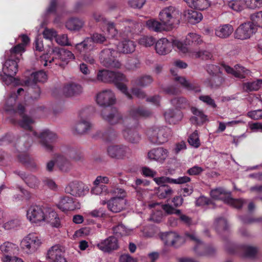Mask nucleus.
<instances>
[{
    "mask_svg": "<svg viewBox=\"0 0 262 262\" xmlns=\"http://www.w3.org/2000/svg\"><path fill=\"white\" fill-rule=\"evenodd\" d=\"M24 92L23 89L19 88L16 93H12L6 100L4 107L6 112L11 115L10 117V121L11 123L18 124L21 127L30 131L29 134L22 136L19 139V144L24 146V148H21V149L22 150L29 149L32 145L33 139H38L41 147L46 151L51 152L53 149L52 143L57 138L56 134L49 129H43L39 134L33 130V125L35 123L34 119L25 114L24 105L19 104L17 106L15 105L16 98Z\"/></svg>",
    "mask_w": 262,
    "mask_h": 262,
    "instance_id": "obj_1",
    "label": "nucleus"
},
{
    "mask_svg": "<svg viewBox=\"0 0 262 262\" xmlns=\"http://www.w3.org/2000/svg\"><path fill=\"white\" fill-rule=\"evenodd\" d=\"M124 28L121 29L119 36L124 39L117 45L118 52L128 54L135 51V42L126 38H134L136 35L141 33L143 25L139 22L125 19L123 21Z\"/></svg>",
    "mask_w": 262,
    "mask_h": 262,
    "instance_id": "obj_2",
    "label": "nucleus"
},
{
    "mask_svg": "<svg viewBox=\"0 0 262 262\" xmlns=\"http://www.w3.org/2000/svg\"><path fill=\"white\" fill-rule=\"evenodd\" d=\"M27 217L32 224L36 225L46 223L53 227L59 228L60 226V219L57 213L40 206H31L27 212Z\"/></svg>",
    "mask_w": 262,
    "mask_h": 262,
    "instance_id": "obj_3",
    "label": "nucleus"
},
{
    "mask_svg": "<svg viewBox=\"0 0 262 262\" xmlns=\"http://www.w3.org/2000/svg\"><path fill=\"white\" fill-rule=\"evenodd\" d=\"M97 78L98 81L104 83H113L128 99L132 98V95L128 91L126 85L124 83L127 81V79L123 73L120 72L102 69L98 71Z\"/></svg>",
    "mask_w": 262,
    "mask_h": 262,
    "instance_id": "obj_4",
    "label": "nucleus"
},
{
    "mask_svg": "<svg viewBox=\"0 0 262 262\" xmlns=\"http://www.w3.org/2000/svg\"><path fill=\"white\" fill-rule=\"evenodd\" d=\"M23 50L21 45H16L10 50L6 51L5 58L6 61L3 65L4 74L9 75H15L18 71V62L21 55V51Z\"/></svg>",
    "mask_w": 262,
    "mask_h": 262,
    "instance_id": "obj_5",
    "label": "nucleus"
},
{
    "mask_svg": "<svg viewBox=\"0 0 262 262\" xmlns=\"http://www.w3.org/2000/svg\"><path fill=\"white\" fill-rule=\"evenodd\" d=\"M51 55L52 57H48V55L40 57L41 62L43 66L46 67L49 65L52 68L53 64L61 66V64L58 62L59 60L67 61L75 58L74 54L70 51L57 47L52 48Z\"/></svg>",
    "mask_w": 262,
    "mask_h": 262,
    "instance_id": "obj_6",
    "label": "nucleus"
},
{
    "mask_svg": "<svg viewBox=\"0 0 262 262\" xmlns=\"http://www.w3.org/2000/svg\"><path fill=\"white\" fill-rule=\"evenodd\" d=\"M158 18L169 31L180 24L181 13L176 7L169 6L163 8L160 10Z\"/></svg>",
    "mask_w": 262,
    "mask_h": 262,
    "instance_id": "obj_7",
    "label": "nucleus"
},
{
    "mask_svg": "<svg viewBox=\"0 0 262 262\" xmlns=\"http://www.w3.org/2000/svg\"><path fill=\"white\" fill-rule=\"evenodd\" d=\"M146 135L151 143L162 144L168 141L172 132L166 126H154L147 130Z\"/></svg>",
    "mask_w": 262,
    "mask_h": 262,
    "instance_id": "obj_8",
    "label": "nucleus"
},
{
    "mask_svg": "<svg viewBox=\"0 0 262 262\" xmlns=\"http://www.w3.org/2000/svg\"><path fill=\"white\" fill-rule=\"evenodd\" d=\"M173 47H176L179 51L185 53L188 51L186 45L178 40L169 41L166 38H162L155 42V50L159 55H164L170 53Z\"/></svg>",
    "mask_w": 262,
    "mask_h": 262,
    "instance_id": "obj_9",
    "label": "nucleus"
},
{
    "mask_svg": "<svg viewBox=\"0 0 262 262\" xmlns=\"http://www.w3.org/2000/svg\"><path fill=\"white\" fill-rule=\"evenodd\" d=\"M106 40V37L103 34L95 33L90 37L85 38L82 42L77 43L76 51L80 52H91L95 48V43H102Z\"/></svg>",
    "mask_w": 262,
    "mask_h": 262,
    "instance_id": "obj_10",
    "label": "nucleus"
},
{
    "mask_svg": "<svg viewBox=\"0 0 262 262\" xmlns=\"http://www.w3.org/2000/svg\"><path fill=\"white\" fill-rule=\"evenodd\" d=\"M118 55V52L113 49H104L100 53V62L105 67L119 69L121 64L117 58Z\"/></svg>",
    "mask_w": 262,
    "mask_h": 262,
    "instance_id": "obj_11",
    "label": "nucleus"
},
{
    "mask_svg": "<svg viewBox=\"0 0 262 262\" xmlns=\"http://www.w3.org/2000/svg\"><path fill=\"white\" fill-rule=\"evenodd\" d=\"M107 155L112 159L123 160L129 159L132 150L128 146L123 144H114L107 148Z\"/></svg>",
    "mask_w": 262,
    "mask_h": 262,
    "instance_id": "obj_12",
    "label": "nucleus"
},
{
    "mask_svg": "<svg viewBox=\"0 0 262 262\" xmlns=\"http://www.w3.org/2000/svg\"><path fill=\"white\" fill-rule=\"evenodd\" d=\"M185 235L195 243L196 245L193 250L197 255L211 256L215 253V249L211 246L207 245L201 242L197 237L195 233H186Z\"/></svg>",
    "mask_w": 262,
    "mask_h": 262,
    "instance_id": "obj_13",
    "label": "nucleus"
},
{
    "mask_svg": "<svg viewBox=\"0 0 262 262\" xmlns=\"http://www.w3.org/2000/svg\"><path fill=\"white\" fill-rule=\"evenodd\" d=\"M40 239L35 233H30L21 241L20 247L27 254L35 252L41 245Z\"/></svg>",
    "mask_w": 262,
    "mask_h": 262,
    "instance_id": "obj_14",
    "label": "nucleus"
},
{
    "mask_svg": "<svg viewBox=\"0 0 262 262\" xmlns=\"http://www.w3.org/2000/svg\"><path fill=\"white\" fill-rule=\"evenodd\" d=\"M96 101L100 106L108 107L116 103V96L111 89L103 90L97 94Z\"/></svg>",
    "mask_w": 262,
    "mask_h": 262,
    "instance_id": "obj_15",
    "label": "nucleus"
},
{
    "mask_svg": "<svg viewBox=\"0 0 262 262\" xmlns=\"http://www.w3.org/2000/svg\"><path fill=\"white\" fill-rule=\"evenodd\" d=\"M160 237L165 245L177 248L185 243L183 237L176 232H167L161 234Z\"/></svg>",
    "mask_w": 262,
    "mask_h": 262,
    "instance_id": "obj_16",
    "label": "nucleus"
},
{
    "mask_svg": "<svg viewBox=\"0 0 262 262\" xmlns=\"http://www.w3.org/2000/svg\"><path fill=\"white\" fill-rule=\"evenodd\" d=\"M256 31V28L252 21L242 24L235 31V38L241 40L249 38Z\"/></svg>",
    "mask_w": 262,
    "mask_h": 262,
    "instance_id": "obj_17",
    "label": "nucleus"
},
{
    "mask_svg": "<svg viewBox=\"0 0 262 262\" xmlns=\"http://www.w3.org/2000/svg\"><path fill=\"white\" fill-rule=\"evenodd\" d=\"M89 188L80 182L74 181L70 183L65 188V191L73 196H81L84 195L89 191Z\"/></svg>",
    "mask_w": 262,
    "mask_h": 262,
    "instance_id": "obj_18",
    "label": "nucleus"
},
{
    "mask_svg": "<svg viewBox=\"0 0 262 262\" xmlns=\"http://www.w3.org/2000/svg\"><path fill=\"white\" fill-rule=\"evenodd\" d=\"M46 259L49 262H67L64 251L59 245H54L48 250Z\"/></svg>",
    "mask_w": 262,
    "mask_h": 262,
    "instance_id": "obj_19",
    "label": "nucleus"
},
{
    "mask_svg": "<svg viewBox=\"0 0 262 262\" xmlns=\"http://www.w3.org/2000/svg\"><path fill=\"white\" fill-rule=\"evenodd\" d=\"M57 207L62 211H73L80 208L79 203L73 198L66 196L60 197Z\"/></svg>",
    "mask_w": 262,
    "mask_h": 262,
    "instance_id": "obj_20",
    "label": "nucleus"
},
{
    "mask_svg": "<svg viewBox=\"0 0 262 262\" xmlns=\"http://www.w3.org/2000/svg\"><path fill=\"white\" fill-rule=\"evenodd\" d=\"M170 72L171 74L174 76V80L178 82L187 91H193L195 93L201 91L200 86L198 83L194 82H190L184 77L178 76L177 72L173 69H170Z\"/></svg>",
    "mask_w": 262,
    "mask_h": 262,
    "instance_id": "obj_21",
    "label": "nucleus"
},
{
    "mask_svg": "<svg viewBox=\"0 0 262 262\" xmlns=\"http://www.w3.org/2000/svg\"><path fill=\"white\" fill-rule=\"evenodd\" d=\"M168 150L162 147L154 148L150 150L147 154L148 158L160 163H163L168 157Z\"/></svg>",
    "mask_w": 262,
    "mask_h": 262,
    "instance_id": "obj_22",
    "label": "nucleus"
},
{
    "mask_svg": "<svg viewBox=\"0 0 262 262\" xmlns=\"http://www.w3.org/2000/svg\"><path fill=\"white\" fill-rule=\"evenodd\" d=\"M62 92L66 97L73 98L79 96L83 92L82 86L76 82H71L64 85Z\"/></svg>",
    "mask_w": 262,
    "mask_h": 262,
    "instance_id": "obj_23",
    "label": "nucleus"
},
{
    "mask_svg": "<svg viewBox=\"0 0 262 262\" xmlns=\"http://www.w3.org/2000/svg\"><path fill=\"white\" fill-rule=\"evenodd\" d=\"M92 127V124L87 118L83 117L82 112L79 114V118L75 123L73 130L75 133L79 135L86 134Z\"/></svg>",
    "mask_w": 262,
    "mask_h": 262,
    "instance_id": "obj_24",
    "label": "nucleus"
},
{
    "mask_svg": "<svg viewBox=\"0 0 262 262\" xmlns=\"http://www.w3.org/2000/svg\"><path fill=\"white\" fill-rule=\"evenodd\" d=\"M97 247L103 252L109 253L118 248V239L116 237L111 236L97 244Z\"/></svg>",
    "mask_w": 262,
    "mask_h": 262,
    "instance_id": "obj_25",
    "label": "nucleus"
},
{
    "mask_svg": "<svg viewBox=\"0 0 262 262\" xmlns=\"http://www.w3.org/2000/svg\"><path fill=\"white\" fill-rule=\"evenodd\" d=\"M14 173L19 176L29 187L36 189L39 186L40 181L36 176L20 170H15Z\"/></svg>",
    "mask_w": 262,
    "mask_h": 262,
    "instance_id": "obj_26",
    "label": "nucleus"
},
{
    "mask_svg": "<svg viewBox=\"0 0 262 262\" xmlns=\"http://www.w3.org/2000/svg\"><path fill=\"white\" fill-rule=\"evenodd\" d=\"M126 203V200L122 196H115L108 201L107 208L113 212H119L125 208Z\"/></svg>",
    "mask_w": 262,
    "mask_h": 262,
    "instance_id": "obj_27",
    "label": "nucleus"
},
{
    "mask_svg": "<svg viewBox=\"0 0 262 262\" xmlns=\"http://www.w3.org/2000/svg\"><path fill=\"white\" fill-rule=\"evenodd\" d=\"M47 75L42 70L32 73L30 77L23 80V85L33 86L37 82H43L46 81Z\"/></svg>",
    "mask_w": 262,
    "mask_h": 262,
    "instance_id": "obj_28",
    "label": "nucleus"
},
{
    "mask_svg": "<svg viewBox=\"0 0 262 262\" xmlns=\"http://www.w3.org/2000/svg\"><path fill=\"white\" fill-rule=\"evenodd\" d=\"M0 250L3 255V261L8 257L10 258L12 255L16 254L18 251V246L11 242H6L0 246Z\"/></svg>",
    "mask_w": 262,
    "mask_h": 262,
    "instance_id": "obj_29",
    "label": "nucleus"
},
{
    "mask_svg": "<svg viewBox=\"0 0 262 262\" xmlns=\"http://www.w3.org/2000/svg\"><path fill=\"white\" fill-rule=\"evenodd\" d=\"M66 152L56 156L55 163L60 170L68 172L71 169L72 164Z\"/></svg>",
    "mask_w": 262,
    "mask_h": 262,
    "instance_id": "obj_30",
    "label": "nucleus"
},
{
    "mask_svg": "<svg viewBox=\"0 0 262 262\" xmlns=\"http://www.w3.org/2000/svg\"><path fill=\"white\" fill-rule=\"evenodd\" d=\"M124 139L132 143H138L141 140V136L136 130L135 127L127 126L122 131Z\"/></svg>",
    "mask_w": 262,
    "mask_h": 262,
    "instance_id": "obj_31",
    "label": "nucleus"
},
{
    "mask_svg": "<svg viewBox=\"0 0 262 262\" xmlns=\"http://www.w3.org/2000/svg\"><path fill=\"white\" fill-rule=\"evenodd\" d=\"M223 69L228 73L233 75L234 77L239 78H244L250 71L245 68L236 64L234 68H232L227 65L223 66Z\"/></svg>",
    "mask_w": 262,
    "mask_h": 262,
    "instance_id": "obj_32",
    "label": "nucleus"
},
{
    "mask_svg": "<svg viewBox=\"0 0 262 262\" xmlns=\"http://www.w3.org/2000/svg\"><path fill=\"white\" fill-rule=\"evenodd\" d=\"M101 116L103 119L111 124L119 123L123 119L122 115L116 108L112 109L108 113H106L105 111H102Z\"/></svg>",
    "mask_w": 262,
    "mask_h": 262,
    "instance_id": "obj_33",
    "label": "nucleus"
},
{
    "mask_svg": "<svg viewBox=\"0 0 262 262\" xmlns=\"http://www.w3.org/2000/svg\"><path fill=\"white\" fill-rule=\"evenodd\" d=\"M207 73L212 76V80H215L216 83H211L210 85L212 87H218L223 82V79L222 77L216 76V74L220 72V68L219 66L214 64H207L205 67Z\"/></svg>",
    "mask_w": 262,
    "mask_h": 262,
    "instance_id": "obj_34",
    "label": "nucleus"
},
{
    "mask_svg": "<svg viewBox=\"0 0 262 262\" xmlns=\"http://www.w3.org/2000/svg\"><path fill=\"white\" fill-rule=\"evenodd\" d=\"M183 117L182 112L179 110H168L164 113L166 121L170 124H176L181 121Z\"/></svg>",
    "mask_w": 262,
    "mask_h": 262,
    "instance_id": "obj_35",
    "label": "nucleus"
},
{
    "mask_svg": "<svg viewBox=\"0 0 262 262\" xmlns=\"http://www.w3.org/2000/svg\"><path fill=\"white\" fill-rule=\"evenodd\" d=\"M147 28L150 31L156 32H161L163 31H169L164 24L160 20L152 18L146 22Z\"/></svg>",
    "mask_w": 262,
    "mask_h": 262,
    "instance_id": "obj_36",
    "label": "nucleus"
},
{
    "mask_svg": "<svg viewBox=\"0 0 262 262\" xmlns=\"http://www.w3.org/2000/svg\"><path fill=\"white\" fill-rule=\"evenodd\" d=\"M233 30L232 25L224 24L219 26L215 29V34L220 38H225L229 37L232 33Z\"/></svg>",
    "mask_w": 262,
    "mask_h": 262,
    "instance_id": "obj_37",
    "label": "nucleus"
},
{
    "mask_svg": "<svg viewBox=\"0 0 262 262\" xmlns=\"http://www.w3.org/2000/svg\"><path fill=\"white\" fill-rule=\"evenodd\" d=\"M149 184V182L147 180H143L140 179L136 180L135 185H134L133 187L136 190L138 200H141L146 193L145 189L142 187L148 186Z\"/></svg>",
    "mask_w": 262,
    "mask_h": 262,
    "instance_id": "obj_38",
    "label": "nucleus"
},
{
    "mask_svg": "<svg viewBox=\"0 0 262 262\" xmlns=\"http://www.w3.org/2000/svg\"><path fill=\"white\" fill-rule=\"evenodd\" d=\"M191 112L194 116L190 118V121L193 124H202L207 119V116L204 113L196 107H192L191 108Z\"/></svg>",
    "mask_w": 262,
    "mask_h": 262,
    "instance_id": "obj_39",
    "label": "nucleus"
},
{
    "mask_svg": "<svg viewBox=\"0 0 262 262\" xmlns=\"http://www.w3.org/2000/svg\"><path fill=\"white\" fill-rule=\"evenodd\" d=\"M188 6L195 9L204 10L208 8L210 3L208 0H184Z\"/></svg>",
    "mask_w": 262,
    "mask_h": 262,
    "instance_id": "obj_40",
    "label": "nucleus"
},
{
    "mask_svg": "<svg viewBox=\"0 0 262 262\" xmlns=\"http://www.w3.org/2000/svg\"><path fill=\"white\" fill-rule=\"evenodd\" d=\"M84 21L78 18H72L68 20L66 24V28L71 31H79L83 26Z\"/></svg>",
    "mask_w": 262,
    "mask_h": 262,
    "instance_id": "obj_41",
    "label": "nucleus"
},
{
    "mask_svg": "<svg viewBox=\"0 0 262 262\" xmlns=\"http://www.w3.org/2000/svg\"><path fill=\"white\" fill-rule=\"evenodd\" d=\"M188 21L192 24L199 23L203 18L202 14L195 10H188L186 14Z\"/></svg>",
    "mask_w": 262,
    "mask_h": 262,
    "instance_id": "obj_42",
    "label": "nucleus"
},
{
    "mask_svg": "<svg viewBox=\"0 0 262 262\" xmlns=\"http://www.w3.org/2000/svg\"><path fill=\"white\" fill-rule=\"evenodd\" d=\"M189 55L194 58H201L203 60H208L211 59L212 55L211 53L207 51L200 50L187 51Z\"/></svg>",
    "mask_w": 262,
    "mask_h": 262,
    "instance_id": "obj_43",
    "label": "nucleus"
},
{
    "mask_svg": "<svg viewBox=\"0 0 262 262\" xmlns=\"http://www.w3.org/2000/svg\"><path fill=\"white\" fill-rule=\"evenodd\" d=\"M262 87V79H257L256 81L246 82L243 84V90L246 92L256 91Z\"/></svg>",
    "mask_w": 262,
    "mask_h": 262,
    "instance_id": "obj_44",
    "label": "nucleus"
},
{
    "mask_svg": "<svg viewBox=\"0 0 262 262\" xmlns=\"http://www.w3.org/2000/svg\"><path fill=\"white\" fill-rule=\"evenodd\" d=\"M99 137L107 142H112L117 137V134L115 130L112 128H109L104 132H99L98 133Z\"/></svg>",
    "mask_w": 262,
    "mask_h": 262,
    "instance_id": "obj_45",
    "label": "nucleus"
},
{
    "mask_svg": "<svg viewBox=\"0 0 262 262\" xmlns=\"http://www.w3.org/2000/svg\"><path fill=\"white\" fill-rule=\"evenodd\" d=\"M151 114V113L150 111L143 107L133 108L130 111V116L134 118L147 117L150 116Z\"/></svg>",
    "mask_w": 262,
    "mask_h": 262,
    "instance_id": "obj_46",
    "label": "nucleus"
},
{
    "mask_svg": "<svg viewBox=\"0 0 262 262\" xmlns=\"http://www.w3.org/2000/svg\"><path fill=\"white\" fill-rule=\"evenodd\" d=\"M14 75H9L7 74H4L3 75L0 74L1 79L0 80L6 85H9V84H13L14 85H17L19 84L23 85V80L20 82V80L13 77Z\"/></svg>",
    "mask_w": 262,
    "mask_h": 262,
    "instance_id": "obj_47",
    "label": "nucleus"
},
{
    "mask_svg": "<svg viewBox=\"0 0 262 262\" xmlns=\"http://www.w3.org/2000/svg\"><path fill=\"white\" fill-rule=\"evenodd\" d=\"M19 160L23 163L28 165V167L32 171H36L38 169L37 165L32 161L31 158L27 154L18 155Z\"/></svg>",
    "mask_w": 262,
    "mask_h": 262,
    "instance_id": "obj_48",
    "label": "nucleus"
},
{
    "mask_svg": "<svg viewBox=\"0 0 262 262\" xmlns=\"http://www.w3.org/2000/svg\"><path fill=\"white\" fill-rule=\"evenodd\" d=\"M228 6L231 9L235 11H241L246 7H247V1L232 0L229 2Z\"/></svg>",
    "mask_w": 262,
    "mask_h": 262,
    "instance_id": "obj_49",
    "label": "nucleus"
},
{
    "mask_svg": "<svg viewBox=\"0 0 262 262\" xmlns=\"http://www.w3.org/2000/svg\"><path fill=\"white\" fill-rule=\"evenodd\" d=\"M173 191L169 186H159L157 191L158 196L161 199L170 197Z\"/></svg>",
    "mask_w": 262,
    "mask_h": 262,
    "instance_id": "obj_50",
    "label": "nucleus"
},
{
    "mask_svg": "<svg viewBox=\"0 0 262 262\" xmlns=\"http://www.w3.org/2000/svg\"><path fill=\"white\" fill-rule=\"evenodd\" d=\"M56 1L51 0L49 7L47 8V9L42 15L43 22L41 24L42 26L47 24V17L50 14L55 13V11L56 10Z\"/></svg>",
    "mask_w": 262,
    "mask_h": 262,
    "instance_id": "obj_51",
    "label": "nucleus"
},
{
    "mask_svg": "<svg viewBox=\"0 0 262 262\" xmlns=\"http://www.w3.org/2000/svg\"><path fill=\"white\" fill-rule=\"evenodd\" d=\"M156 39L150 35H143L138 40L139 44L145 47H150L154 45Z\"/></svg>",
    "mask_w": 262,
    "mask_h": 262,
    "instance_id": "obj_52",
    "label": "nucleus"
},
{
    "mask_svg": "<svg viewBox=\"0 0 262 262\" xmlns=\"http://www.w3.org/2000/svg\"><path fill=\"white\" fill-rule=\"evenodd\" d=\"M171 104L180 108H184L189 105L188 101L183 97H175L170 100Z\"/></svg>",
    "mask_w": 262,
    "mask_h": 262,
    "instance_id": "obj_53",
    "label": "nucleus"
},
{
    "mask_svg": "<svg viewBox=\"0 0 262 262\" xmlns=\"http://www.w3.org/2000/svg\"><path fill=\"white\" fill-rule=\"evenodd\" d=\"M66 153L70 159L76 161H80L83 158L82 152L74 148L68 149Z\"/></svg>",
    "mask_w": 262,
    "mask_h": 262,
    "instance_id": "obj_54",
    "label": "nucleus"
},
{
    "mask_svg": "<svg viewBox=\"0 0 262 262\" xmlns=\"http://www.w3.org/2000/svg\"><path fill=\"white\" fill-rule=\"evenodd\" d=\"M153 82V79L149 75H144L137 78L135 81V84L141 87H145L150 84Z\"/></svg>",
    "mask_w": 262,
    "mask_h": 262,
    "instance_id": "obj_55",
    "label": "nucleus"
},
{
    "mask_svg": "<svg viewBox=\"0 0 262 262\" xmlns=\"http://www.w3.org/2000/svg\"><path fill=\"white\" fill-rule=\"evenodd\" d=\"M250 19L256 28H262V11L254 13L250 15Z\"/></svg>",
    "mask_w": 262,
    "mask_h": 262,
    "instance_id": "obj_56",
    "label": "nucleus"
},
{
    "mask_svg": "<svg viewBox=\"0 0 262 262\" xmlns=\"http://www.w3.org/2000/svg\"><path fill=\"white\" fill-rule=\"evenodd\" d=\"M210 195L215 200H224L226 196V192L221 188H217L210 191Z\"/></svg>",
    "mask_w": 262,
    "mask_h": 262,
    "instance_id": "obj_57",
    "label": "nucleus"
},
{
    "mask_svg": "<svg viewBox=\"0 0 262 262\" xmlns=\"http://www.w3.org/2000/svg\"><path fill=\"white\" fill-rule=\"evenodd\" d=\"M28 94L30 95V98L32 100L38 99L40 95V89L37 84H34L33 86H28Z\"/></svg>",
    "mask_w": 262,
    "mask_h": 262,
    "instance_id": "obj_58",
    "label": "nucleus"
},
{
    "mask_svg": "<svg viewBox=\"0 0 262 262\" xmlns=\"http://www.w3.org/2000/svg\"><path fill=\"white\" fill-rule=\"evenodd\" d=\"M113 233L117 236H122L128 234V231L122 224H119L112 228Z\"/></svg>",
    "mask_w": 262,
    "mask_h": 262,
    "instance_id": "obj_59",
    "label": "nucleus"
},
{
    "mask_svg": "<svg viewBox=\"0 0 262 262\" xmlns=\"http://www.w3.org/2000/svg\"><path fill=\"white\" fill-rule=\"evenodd\" d=\"M188 142L191 146L195 148L199 147L200 145V142L198 133L196 130L194 131L189 136L188 139Z\"/></svg>",
    "mask_w": 262,
    "mask_h": 262,
    "instance_id": "obj_60",
    "label": "nucleus"
},
{
    "mask_svg": "<svg viewBox=\"0 0 262 262\" xmlns=\"http://www.w3.org/2000/svg\"><path fill=\"white\" fill-rule=\"evenodd\" d=\"M186 40L188 42H191L192 43L196 45H200L203 43V40L201 36L200 35L194 33H189L186 37Z\"/></svg>",
    "mask_w": 262,
    "mask_h": 262,
    "instance_id": "obj_61",
    "label": "nucleus"
},
{
    "mask_svg": "<svg viewBox=\"0 0 262 262\" xmlns=\"http://www.w3.org/2000/svg\"><path fill=\"white\" fill-rule=\"evenodd\" d=\"M226 202L229 205L237 209L242 208L245 203V201L242 199H234L230 198H227Z\"/></svg>",
    "mask_w": 262,
    "mask_h": 262,
    "instance_id": "obj_62",
    "label": "nucleus"
},
{
    "mask_svg": "<svg viewBox=\"0 0 262 262\" xmlns=\"http://www.w3.org/2000/svg\"><path fill=\"white\" fill-rule=\"evenodd\" d=\"M95 186L92 189V192L96 195L105 194L108 193L107 187L105 185H95Z\"/></svg>",
    "mask_w": 262,
    "mask_h": 262,
    "instance_id": "obj_63",
    "label": "nucleus"
},
{
    "mask_svg": "<svg viewBox=\"0 0 262 262\" xmlns=\"http://www.w3.org/2000/svg\"><path fill=\"white\" fill-rule=\"evenodd\" d=\"M214 224L217 230H226L228 228L227 220L224 217L216 219Z\"/></svg>",
    "mask_w": 262,
    "mask_h": 262,
    "instance_id": "obj_64",
    "label": "nucleus"
}]
</instances>
